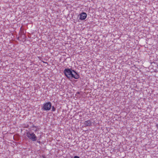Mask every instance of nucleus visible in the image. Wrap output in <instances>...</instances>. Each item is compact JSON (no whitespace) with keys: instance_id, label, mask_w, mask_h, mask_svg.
I'll return each mask as SVG.
<instances>
[{"instance_id":"nucleus-4","label":"nucleus","mask_w":158,"mask_h":158,"mask_svg":"<svg viewBox=\"0 0 158 158\" xmlns=\"http://www.w3.org/2000/svg\"><path fill=\"white\" fill-rule=\"evenodd\" d=\"M79 19L81 20H85L87 17V15L85 12H82L79 15Z\"/></svg>"},{"instance_id":"nucleus-7","label":"nucleus","mask_w":158,"mask_h":158,"mask_svg":"<svg viewBox=\"0 0 158 158\" xmlns=\"http://www.w3.org/2000/svg\"><path fill=\"white\" fill-rule=\"evenodd\" d=\"M56 110V109L54 107V106H52V111H55Z\"/></svg>"},{"instance_id":"nucleus-6","label":"nucleus","mask_w":158,"mask_h":158,"mask_svg":"<svg viewBox=\"0 0 158 158\" xmlns=\"http://www.w3.org/2000/svg\"><path fill=\"white\" fill-rule=\"evenodd\" d=\"M26 37L25 35L24 34H23L21 35V37H20L19 38L20 39H24Z\"/></svg>"},{"instance_id":"nucleus-8","label":"nucleus","mask_w":158,"mask_h":158,"mask_svg":"<svg viewBox=\"0 0 158 158\" xmlns=\"http://www.w3.org/2000/svg\"><path fill=\"white\" fill-rule=\"evenodd\" d=\"M74 158H80L78 156H75L74 157Z\"/></svg>"},{"instance_id":"nucleus-10","label":"nucleus","mask_w":158,"mask_h":158,"mask_svg":"<svg viewBox=\"0 0 158 158\" xmlns=\"http://www.w3.org/2000/svg\"><path fill=\"white\" fill-rule=\"evenodd\" d=\"M37 142L39 143H40V141H37Z\"/></svg>"},{"instance_id":"nucleus-2","label":"nucleus","mask_w":158,"mask_h":158,"mask_svg":"<svg viewBox=\"0 0 158 158\" xmlns=\"http://www.w3.org/2000/svg\"><path fill=\"white\" fill-rule=\"evenodd\" d=\"M52 107V104L50 102L44 103L42 106L41 110L44 111H48L50 110Z\"/></svg>"},{"instance_id":"nucleus-5","label":"nucleus","mask_w":158,"mask_h":158,"mask_svg":"<svg viewBox=\"0 0 158 158\" xmlns=\"http://www.w3.org/2000/svg\"><path fill=\"white\" fill-rule=\"evenodd\" d=\"M91 121L89 120L86 121L84 122V124L85 127L90 126L91 125Z\"/></svg>"},{"instance_id":"nucleus-1","label":"nucleus","mask_w":158,"mask_h":158,"mask_svg":"<svg viewBox=\"0 0 158 158\" xmlns=\"http://www.w3.org/2000/svg\"><path fill=\"white\" fill-rule=\"evenodd\" d=\"M64 73L66 76L69 79L74 78L76 79L79 78V75L75 71L69 69H65L64 71Z\"/></svg>"},{"instance_id":"nucleus-3","label":"nucleus","mask_w":158,"mask_h":158,"mask_svg":"<svg viewBox=\"0 0 158 158\" xmlns=\"http://www.w3.org/2000/svg\"><path fill=\"white\" fill-rule=\"evenodd\" d=\"M26 135L29 139L33 141H35L37 140V137L33 132H27L26 133Z\"/></svg>"},{"instance_id":"nucleus-9","label":"nucleus","mask_w":158,"mask_h":158,"mask_svg":"<svg viewBox=\"0 0 158 158\" xmlns=\"http://www.w3.org/2000/svg\"><path fill=\"white\" fill-rule=\"evenodd\" d=\"M156 126L157 128H158V124H156Z\"/></svg>"}]
</instances>
